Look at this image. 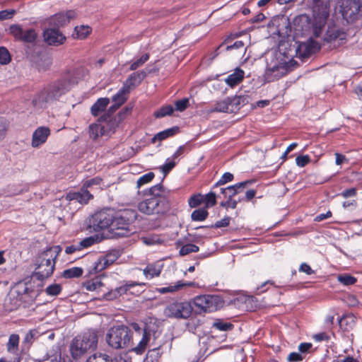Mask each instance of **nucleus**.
I'll use <instances>...</instances> for the list:
<instances>
[{
	"instance_id": "obj_1",
	"label": "nucleus",
	"mask_w": 362,
	"mask_h": 362,
	"mask_svg": "<svg viewBox=\"0 0 362 362\" xmlns=\"http://www.w3.org/2000/svg\"><path fill=\"white\" fill-rule=\"evenodd\" d=\"M98 341V332L95 329H88L76 336L70 345L71 356L77 360L88 351H94L97 348Z\"/></svg>"
},
{
	"instance_id": "obj_2",
	"label": "nucleus",
	"mask_w": 362,
	"mask_h": 362,
	"mask_svg": "<svg viewBox=\"0 0 362 362\" xmlns=\"http://www.w3.org/2000/svg\"><path fill=\"white\" fill-rule=\"evenodd\" d=\"M62 251L59 245L47 249L37 258V267L33 276L42 281L52 276L55 268L56 259Z\"/></svg>"
},
{
	"instance_id": "obj_3",
	"label": "nucleus",
	"mask_w": 362,
	"mask_h": 362,
	"mask_svg": "<svg viewBox=\"0 0 362 362\" xmlns=\"http://www.w3.org/2000/svg\"><path fill=\"white\" fill-rule=\"evenodd\" d=\"M114 220L112 221L110 231L117 237H127L132 232L130 225L137 217L135 210L125 209L119 211H114Z\"/></svg>"
},
{
	"instance_id": "obj_4",
	"label": "nucleus",
	"mask_w": 362,
	"mask_h": 362,
	"mask_svg": "<svg viewBox=\"0 0 362 362\" xmlns=\"http://www.w3.org/2000/svg\"><path fill=\"white\" fill-rule=\"evenodd\" d=\"M69 82L65 79H59L48 84L33 100L34 106L41 107L42 105L57 100L68 90Z\"/></svg>"
},
{
	"instance_id": "obj_5",
	"label": "nucleus",
	"mask_w": 362,
	"mask_h": 362,
	"mask_svg": "<svg viewBox=\"0 0 362 362\" xmlns=\"http://www.w3.org/2000/svg\"><path fill=\"white\" fill-rule=\"evenodd\" d=\"M107 344L115 349H127L133 345V332L124 325H116L111 327L107 334Z\"/></svg>"
},
{
	"instance_id": "obj_6",
	"label": "nucleus",
	"mask_w": 362,
	"mask_h": 362,
	"mask_svg": "<svg viewBox=\"0 0 362 362\" xmlns=\"http://www.w3.org/2000/svg\"><path fill=\"white\" fill-rule=\"evenodd\" d=\"M137 208L147 215L164 214L170 209V202L167 197H149L140 202Z\"/></svg>"
},
{
	"instance_id": "obj_7",
	"label": "nucleus",
	"mask_w": 362,
	"mask_h": 362,
	"mask_svg": "<svg viewBox=\"0 0 362 362\" xmlns=\"http://www.w3.org/2000/svg\"><path fill=\"white\" fill-rule=\"evenodd\" d=\"M224 300L218 295H201L194 298V304L199 313H212L224 305Z\"/></svg>"
},
{
	"instance_id": "obj_8",
	"label": "nucleus",
	"mask_w": 362,
	"mask_h": 362,
	"mask_svg": "<svg viewBox=\"0 0 362 362\" xmlns=\"http://www.w3.org/2000/svg\"><path fill=\"white\" fill-rule=\"evenodd\" d=\"M192 313V307L188 301L175 300L166 305L164 315L169 318L187 319Z\"/></svg>"
},
{
	"instance_id": "obj_9",
	"label": "nucleus",
	"mask_w": 362,
	"mask_h": 362,
	"mask_svg": "<svg viewBox=\"0 0 362 362\" xmlns=\"http://www.w3.org/2000/svg\"><path fill=\"white\" fill-rule=\"evenodd\" d=\"M340 12L347 23H354L362 17V0H341Z\"/></svg>"
},
{
	"instance_id": "obj_10",
	"label": "nucleus",
	"mask_w": 362,
	"mask_h": 362,
	"mask_svg": "<svg viewBox=\"0 0 362 362\" xmlns=\"http://www.w3.org/2000/svg\"><path fill=\"white\" fill-rule=\"evenodd\" d=\"M329 16V7L322 1H317L313 6V34L317 37L327 23Z\"/></svg>"
},
{
	"instance_id": "obj_11",
	"label": "nucleus",
	"mask_w": 362,
	"mask_h": 362,
	"mask_svg": "<svg viewBox=\"0 0 362 362\" xmlns=\"http://www.w3.org/2000/svg\"><path fill=\"white\" fill-rule=\"evenodd\" d=\"M114 209H105L95 213L90 221V227L95 231H100L105 229H110L112 221L114 220Z\"/></svg>"
},
{
	"instance_id": "obj_12",
	"label": "nucleus",
	"mask_w": 362,
	"mask_h": 362,
	"mask_svg": "<svg viewBox=\"0 0 362 362\" xmlns=\"http://www.w3.org/2000/svg\"><path fill=\"white\" fill-rule=\"evenodd\" d=\"M131 327L139 334L142 335L141 339L137 345L132 346L131 351L136 354L141 355L146 351L151 340V335L154 334V332L151 329L150 325H146L144 327L141 329L138 323L133 322L131 324Z\"/></svg>"
},
{
	"instance_id": "obj_13",
	"label": "nucleus",
	"mask_w": 362,
	"mask_h": 362,
	"mask_svg": "<svg viewBox=\"0 0 362 362\" xmlns=\"http://www.w3.org/2000/svg\"><path fill=\"white\" fill-rule=\"evenodd\" d=\"M119 257L117 252H109L104 256L98 257L93 261L92 264L88 268V274L95 275L103 271L112 264Z\"/></svg>"
},
{
	"instance_id": "obj_14",
	"label": "nucleus",
	"mask_w": 362,
	"mask_h": 362,
	"mask_svg": "<svg viewBox=\"0 0 362 362\" xmlns=\"http://www.w3.org/2000/svg\"><path fill=\"white\" fill-rule=\"evenodd\" d=\"M9 31L16 40L24 42L33 43L36 40L37 37L35 29L30 28L24 30L18 25H11L9 27Z\"/></svg>"
},
{
	"instance_id": "obj_15",
	"label": "nucleus",
	"mask_w": 362,
	"mask_h": 362,
	"mask_svg": "<svg viewBox=\"0 0 362 362\" xmlns=\"http://www.w3.org/2000/svg\"><path fill=\"white\" fill-rule=\"evenodd\" d=\"M77 17V13L74 10H69L65 13L60 12L54 14L48 19V25L49 27H53L59 29L67 25L71 20Z\"/></svg>"
},
{
	"instance_id": "obj_16",
	"label": "nucleus",
	"mask_w": 362,
	"mask_h": 362,
	"mask_svg": "<svg viewBox=\"0 0 362 362\" xmlns=\"http://www.w3.org/2000/svg\"><path fill=\"white\" fill-rule=\"evenodd\" d=\"M43 37L49 45L59 46L64 43L66 37L59 30L49 27L43 32Z\"/></svg>"
},
{
	"instance_id": "obj_17",
	"label": "nucleus",
	"mask_w": 362,
	"mask_h": 362,
	"mask_svg": "<svg viewBox=\"0 0 362 362\" xmlns=\"http://www.w3.org/2000/svg\"><path fill=\"white\" fill-rule=\"evenodd\" d=\"M93 199V195L86 189L82 186L80 192H70L66 195V199L68 201H76L81 204H86L88 202Z\"/></svg>"
},
{
	"instance_id": "obj_18",
	"label": "nucleus",
	"mask_w": 362,
	"mask_h": 362,
	"mask_svg": "<svg viewBox=\"0 0 362 362\" xmlns=\"http://www.w3.org/2000/svg\"><path fill=\"white\" fill-rule=\"evenodd\" d=\"M50 134V129L47 127L37 128L33 134L31 145L34 148H38L45 144Z\"/></svg>"
},
{
	"instance_id": "obj_19",
	"label": "nucleus",
	"mask_w": 362,
	"mask_h": 362,
	"mask_svg": "<svg viewBox=\"0 0 362 362\" xmlns=\"http://www.w3.org/2000/svg\"><path fill=\"white\" fill-rule=\"evenodd\" d=\"M145 284L144 283H138L134 281H130L129 283L125 284L123 286H121L118 288H116L114 291H111L108 293H106L104 295V297L106 300H114L119 296H122L127 293V291L136 286H144Z\"/></svg>"
},
{
	"instance_id": "obj_20",
	"label": "nucleus",
	"mask_w": 362,
	"mask_h": 362,
	"mask_svg": "<svg viewBox=\"0 0 362 362\" xmlns=\"http://www.w3.org/2000/svg\"><path fill=\"white\" fill-rule=\"evenodd\" d=\"M146 76V74L144 71L134 72L124 81L123 87L129 91L132 88L139 85Z\"/></svg>"
},
{
	"instance_id": "obj_21",
	"label": "nucleus",
	"mask_w": 362,
	"mask_h": 362,
	"mask_svg": "<svg viewBox=\"0 0 362 362\" xmlns=\"http://www.w3.org/2000/svg\"><path fill=\"white\" fill-rule=\"evenodd\" d=\"M248 102V97L246 95H235L233 97H228L230 113L236 112L242 107L247 105Z\"/></svg>"
},
{
	"instance_id": "obj_22",
	"label": "nucleus",
	"mask_w": 362,
	"mask_h": 362,
	"mask_svg": "<svg viewBox=\"0 0 362 362\" xmlns=\"http://www.w3.org/2000/svg\"><path fill=\"white\" fill-rule=\"evenodd\" d=\"M244 76V71L240 68H236L233 74L228 76L225 81L228 86L233 88L243 81Z\"/></svg>"
},
{
	"instance_id": "obj_23",
	"label": "nucleus",
	"mask_w": 362,
	"mask_h": 362,
	"mask_svg": "<svg viewBox=\"0 0 362 362\" xmlns=\"http://www.w3.org/2000/svg\"><path fill=\"white\" fill-rule=\"evenodd\" d=\"M163 269L162 265L157 263L148 264L144 269L143 274L147 279H151L160 275Z\"/></svg>"
},
{
	"instance_id": "obj_24",
	"label": "nucleus",
	"mask_w": 362,
	"mask_h": 362,
	"mask_svg": "<svg viewBox=\"0 0 362 362\" xmlns=\"http://www.w3.org/2000/svg\"><path fill=\"white\" fill-rule=\"evenodd\" d=\"M109 103L110 100L107 98H98L90 107L91 114L95 117L98 116L101 112L105 110Z\"/></svg>"
},
{
	"instance_id": "obj_25",
	"label": "nucleus",
	"mask_w": 362,
	"mask_h": 362,
	"mask_svg": "<svg viewBox=\"0 0 362 362\" xmlns=\"http://www.w3.org/2000/svg\"><path fill=\"white\" fill-rule=\"evenodd\" d=\"M20 342V337L17 334H11L9 336L8 342L6 343V350L8 353L17 356L21 354L18 353V347Z\"/></svg>"
},
{
	"instance_id": "obj_26",
	"label": "nucleus",
	"mask_w": 362,
	"mask_h": 362,
	"mask_svg": "<svg viewBox=\"0 0 362 362\" xmlns=\"http://www.w3.org/2000/svg\"><path fill=\"white\" fill-rule=\"evenodd\" d=\"M193 284L191 282H184L183 281H178L174 285H170L166 287H162L157 288V291L159 293L165 294L167 293H174L178 291L185 286H190Z\"/></svg>"
},
{
	"instance_id": "obj_27",
	"label": "nucleus",
	"mask_w": 362,
	"mask_h": 362,
	"mask_svg": "<svg viewBox=\"0 0 362 362\" xmlns=\"http://www.w3.org/2000/svg\"><path fill=\"white\" fill-rule=\"evenodd\" d=\"M103 286L104 284L99 276H95L91 279L86 280L83 283V287L89 291L98 292Z\"/></svg>"
},
{
	"instance_id": "obj_28",
	"label": "nucleus",
	"mask_w": 362,
	"mask_h": 362,
	"mask_svg": "<svg viewBox=\"0 0 362 362\" xmlns=\"http://www.w3.org/2000/svg\"><path fill=\"white\" fill-rule=\"evenodd\" d=\"M179 132L178 127H173L171 128L165 129L158 132L152 138V143H156V141H163L168 137L173 136Z\"/></svg>"
},
{
	"instance_id": "obj_29",
	"label": "nucleus",
	"mask_w": 362,
	"mask_h": 362,
	"mask_svg": "<svg viewBox=\"0 0 362 362\" xmlns=\"http://www.w3.org/2000/svg\"><path fill=\"white\" fill-rule=\"evenodd\" d=\"M285 70L286 69L282 66H275L267 70L266 78L269 81L279 79L286 74Z\"/></svg>"
},
{
	"instance_id": "obj_30",
	"label": "nucleus",
	"mask_w": 362,
	"mask_h": 362,
	"mask_svg": "<svg viewBox=\"0 0 362 362\" xmlns=\"http://www.w3.org/2000/svg\"><path fill=\"white\" fill-rule=\"evenodd\" d=\"M211 112H230V104L228 97L223 100L216 101L211 106Z\"/></svg>"
},
{
	"instance_id": "obj_31",
	"label": "nucleus",
	"mask_w": 362,
	"mask_h": 362,
	"mask_svg": "<svg viewBox=\"0 0 362 362\" xmlns=\"http://www.w3.org/2000/svg\"><path fill=\"white\" fill-rule=\"evenodd\" d=\"M92 32V28L88 25L76 26L73 36L78 40L86 39Z\"/></svg>"
},
{
	"instance_id": "obj_32",
	"label": "nucleus",
	"mask_w": 362,
	"mask_h": 362,
	"mask_svg": "<svg viewBox=\"0 0 362 362\" xmlns=\"http://www.w3.org/2000/svg\"><path fill=\"white\" fill-rule=\"evenodd\" d=\"M354 316L351 315H344L339 320V325L344 331H349L355 325Z\"/></svg>"
},
{
	"instance_id": "obj_33",
	"label": "nucleus",
	"mask_w": 362,
	"mask_h": 362,
	"mask_svg": "<svg viewBox=\"0 0 362 362\" xmlns=\"http://www.w3.org/2000/svg\"><path fill=\"white\" fill-rule=\"evenodd\" d=\"M317 46V44L311 41L308 44L300 45L298 48V52L302 58H307L311 55L312 53L314 52L313 49Z\"/></svg>"
},
{
	"instance_id": "obj_34",
	"label": "nucleus",
	"mask_w": 362,
	"mask_h": 362,
	"mask_svg": "<svg viewBox=\"0 0 362 362\" xmlns=\"http://www.w3.org/2000/svg\"><path fill=\"white\" fill-rule=\"evenodd\" d=\"M88 129L90 137L94 140L103 136L105 133V127L100 124H91Z\"/></svg>"
},
{
	"instance_id": "obj_35",
	"label": "nucleus",
	"mask_w": 362,
	"mask_h": 362,
	"mask_svg": "<svg viewBox=\"0 0 362 362\" xmlns=\"http://www.w3.org/2000/svg\"><path fill=\"white\" fill-rule=\"evenodd\" d=\"M129 92V91L128 90L122 87L115 95L112 96V102L117 105V107H120L127 101V97L126 95Z\"/></svg>"
},
{
	"instance_id": "obj_36",
	"label": "nucleus",
	"mask_w": 362,
	"mask_h": 362,
	"mask_svg": "<svg viewBox=\"0 0 362 362\" xmlns=\"http://www.w3.org/2000/svg\"><path fill=\"white\" fill-rule=\"evenodd\" d=\"M83 274V270L81 267H74L63 271L62 276L65 279L78 278Z\"/></svg>"
},
{
	"instance_id": "obj_37",
	"label": "nucleus",
	"mask_w": 362,
	"mask_h": 362,
	"mask_svg": "<svg viewBox=\"0 0 362 362\" xmlns=\"http://www.w3.org/2000/svg\"><path fill=\"white\" fill-rule=\"evenodd\" d=\"M209 216V211L205 207L195 209L191 214V218L194 221H203Z\"/></svg>"
},
{
	"instance_id": "obj_38",
	"label": "nucleus",
	"mask_w": 362,
	"mask_h": 362,
	"mask_svg": "<svg viewBox=\"0 0 362 362\" xmlns=\"http://www.w3.org/2000/svg\"><path fill=\"white\" fill-rule=\"evenodd\" d=\"M161 355L160 348L152 349L148 350L143 362H159Z\"/></svg>"
},
{
	"instance_id": "obj_39",
	"label": "nucleus",
	"mask_w": 362,
	"mask_h": 362,
	"mask_svg": "<svg viewBox=\"0 0 362 362\" xmlns=\"http://www.w3.org/2000/svg\"><path fill=\"white\" fill-rule=\"evenodd\" d=\"M217 196L215 192L210 191L209 193L204 195V206L206 209L211 208L217 204Z\"/></svg>"
},
{
	"instance_id": "obj_40",
	"label": "nucleus",
	"mask_w": 362,
	"mask_h": 362,
	"mask_svg": "<svg viewBox=\"0 0 362 362\" xmlns=\"http://www.w3.org/2000/svg\"><path fill=\"white\" fill-rule=\"evenodd\" d=\"M174 108L171 105H163L158 110H156L153 115L156 118H161L165 116H170L173 115Z\"/></svg>"
},
{
	"instance_id": "obj_41",
	"label": "nucleus",
	"mask_w": 362,
	"mask_h": 362,
	"mask_svg": "<svg viewBox=\"0 0 362 362\" xmlns=\"http://www.w3.org/2000/svg\"><path fill=\"white\" fill-rule=\"evenodd\" d=\"M212 328L219 331H230L233 328V325L230 322H225L222 320L217 319L213 323Z\"/></svg>"
},
{
	"instance_id": "obj_42",
	"label": "nucleus",
	"mask_w": 362,
	"mask_h": 362,
	"mask_svg": "<svg viewBox=\"0 0 362 362\" xmlns=\"http://www.w3.org/2000/svg\"><path fill=\"white\" fill-rule=\"evenodd\" d=\"M203 201L204 195L201 193H197L189 198L188 204L190 208H197L203 203Z\"/></svg>"
},
{
	"instance_id": "obj_43",
	"label": "nucleus",
	"mask_w": 362,
	"mask_h": 362,
	"mask_svg": "<svg viewBox=\"0 0 362 362\" xmlns=\"http://www.w3.org/2000/svg\"><path fill=\"white\" fill-rule=\"evenodd\" d=\"M149 197H166L163 186L161 184L156 185L149 189Z\"/></svg>"
},
{
	"instance_id": "obj_44",
	"label": "nucleus",
	"mask_w": 362,
	"mask_h": 362,
	"mask_svg": "<svg viewBox=\"0 0 362 362\" xmlns=\"http://www.w3.org/2000/svg\"><path fill=\"white\" fill-rule=\"evenodd\" d=\"M86 362H113L112 358L105 354H95L90 356Z\"/></svg>"
},
{
	"instance_id": "obj_45",
	"label": "nucleus",
	"mask_w": 362,
	"mask_h": 362,
	"mask_svg": "<svg viewBox=\"0 0 362 362\" xmlns=\"http://www.w3.org/2000/svg\"><path fill=\"white\" fill-rule=\"evenodd\" d=\"M234 175L231 173L226 172L222 175L221 178L212 186V189H215L219 186L226 185L228 182L233 181Z\"/></svg>"
},
{
	"instance_id": "obj_46",
	"label": "nucleus",
	"mask_w": 362,
	"mask_h": 362,
	"mask_svg": "<svg viewBox=\"0 0 362 362\" xmlns=\"http://www.w3.org/2000/svg\"><path fill=\"white\" fill-rule=\"evenodd\" d=\"M199 250V247L192 243H187L184 245L180 250V255L181 256L187 255L192 252H197Z\"/></svg>"
},
{
	"instance_id": "obj_47",
	"label": "nucleus",
	"mask_w": 362,
	"mask_h": 362,
	"mask_svg": "<svg viewBox=\"0 0 362 362\" xmlns=\"http://www.w3.org/2000/svg\"><path fill=\"white\" fill-rule=\"evenodd\" d=\"M11 61V55L5 47H0V64L6 65Z\"/></svg>"
},
{
	"instance_id": "obj_48",
	"label": "nucleus",
	"mask_w": 362,
	"mask_h": 362,
	"mask_svg": "<svg viewBox=\"0 0 362 362\" xmlns=\"http://www.w3.org/2000/svg\"><path fill=\"white\" fill-rule=\"evenodd\" d=\"M338 281L344 286H350L354 284L357 279L350 274H339L337 276Z\"/></svg>"
},
{
	"instance_id": "obj_49",
	"label": "nucleus",
	"mask_w": 362,
	"mask_h": 362,
	"mask_svg": "<svg viewBox=\"0 0 362 362\" xmlns=\"http://www.w3.org/2000/svg\"><path fill=\"white\" fill-rule=\"evenodd\" d=\"M149 59V54L148 53L144 54L139 59L134 61L130 65L129 69L131 71H134L137 69L139 67L141 66L144 64Z\"/></svg>"
},
{
	"instance_id": "obj_50",
	"label": "nucleus",
	"mask_w": 362,
	"mask_h": 362,
	"mask_svg": "<svg viewBox=\"0 0 362 362\" xmlns=\"http://www.w3.org/2000/svg\"><path fill=\"white\" fill-rule=\"evenodd\" d=\"M341 35H344V33H341L339 30H328L325 36V40L330 42L336 40L337 38L341 39Z\"/></svg>"
},
{
	"instance_id": "obj_51",
	"label": "nucleus",
	"mask_w": 362,
	"mask_h": 362,
	"mask_svg": "<svg viewBox=\"0 0 362 362\" xmlns=\"http://www.w3.org/2000/svg\"><path fill=\"white\" fill-rule=\"evenodd\" d=\"M189 105V100L187 98H183L175 102V109L179 112L185 111Z\"/></svg>"
},
{
	"instance_id": "obj_52",
	"label": "nucleus",
	"mask_w": 362,
	"mask_h": 362,
	"mask_svg": "<svg viewBox=\"0 0 362 362\" xmlns=\"http://www.w3.org/2000/svg\"><path fill=\"white\" fill-rule=\"evenodd\" d=\"M154 177L155 174L153 172H149L148 173L143 175L137 180V187L139 188L142 185L150 182L151 181H152Z\"/></svg>"
},
{
	"instance_id": "obj_53",
	"label": "nucleus",
	"mask_w": 362,
	"mask_h": 362,
	"mask_svg": "<svg viewBox=\"0 0 362 362\" xmlns=\"http://www.w3.org/2000/svg\"><path fill=\"white\" fill-rule=\"evenodd\" d=\"M103 182V179L100 177H95L91 179L85 180L83 182L82 187L84 189H88V188H91L94 185H100Z\"/></svg>"
},
{
	"instance_id": "obj_54",
	"label": "nucleus",
	"mask_w": 362,
	"mask_h": 362,
	"mask_svg": "<svg viewBox=\"0 0 362 362\" xmlns=\"http://www.w3.org/2000/svg\"><path fill=\"white\" fill-rule=\"evenodd\" d=\"M141 242L146 245H154L160 243V240L157 235H147L141 238Z\"/></svg>"
},
{
	"instance_id": "obj_55",
	"label": "nucleus",
	"mask_w": 362,
	"mask_h": 362,
	"mask_svg": "<svg viewBox=\"0 0 362 362\" xmlns=\"http://www.w3.org/2000/svg\"><path fill=\"white\" fill-rule=\"evenodd\" d=\"M255 181L253 180H248L241 182L236 183L233 185V190L235 191V194H238L243 191V189L247 187L249 185L252 184Z\"/></svg>"
},
{
	"instance_id": "obj_56",
	"label": "nucleus",
	"mask_w": 362,
	"mask_h": 362,
	"mask_svg": "<svg viewBox=\"0 0 362 362\" xmlns=\"http://www.w3.org/2000/svg\"><path fill=\"white\" fill-rule=\"evenodd\" d=\"M62 291V286L59 284H54L47 286L45 289V292L48 296H57Z\"/></svg>"
},
{
	"instance_id": "obj_57",
	"label": "nucleus",
	"mask_w": 362,
	"mask_h": 362,
	"mask_svg": "<svg viewBox=\"0 0 362 362\" xmlns=\"http://www.w3.org/2000/svg\"><path fill=\"white\" fill-rule=\"evenodd\" d=\"M221 194H223V198L230 199L233 198L236 194H235V191L233 190V187L232 185H230L227 187H222L220 189Z\"/></svg>"
},
{
	"instance_id": "obj_58",
	"label": "nucleus",
	"mask_w": 362,
	"mask_h": 362,
	"mask_svg": "<svg viewBox=\"0 0 362 362\" xmlns=\"http://www.w3.org/2000/svg\"><path fill=\"white\" fill-rule=\"evenodd\" d=\"M95 242H96V238L93 237V236H90V237L86 238L83 240H81L79 242L78 245H79V247H80V248L81 250V249H83V248H87L88 247H90Z\"/></svg>"
},
{
	"instance_id": "obj_59",
	"label": "nucleus",
	"mask_w": 362,
	"mask_h": 362,
	"mask_svg": "<svg viewBox=\"0 0 362 362\" xmlns=\"http://www.w3.org/2000/svg\"><path fill=\"white\" fill-rule=\"evenodd\" d=\"M310 162V158L308 155L298 156L296 158V165L300 168L305 167Z\"/></svg>"
},
{
	"instance_id": "obj_60",
	"label": "nucleus",
	"mask_w": 362,
	"mask_h": 362,
	"mask_svg": "<svg viewBox=\"0 0 362 362\" xmlns=\"http://www.w3.org/2000/svg\"><path fill=\"white\" fill-rule=\"evenodd\" d=\"M9 126V122L7 119L4 117H0V138L5 136L6 132L8 130Z\"/></svg>"
},
{
	"instance_id": "obj_61",
	"label": "nucleus",
	"mask_w": 362,
	"mask_h": 362,
	"mask_svg": "<svg viewBox=\"0 0 362 362\" xmlns=\"http://www.w3.org/2000/svg\"><path fill=\"white\" fill-rule=\"evenodd\" d=\"M312 338L316 342L321 341H329L330 340V336L326 332H320L313 335Z\"/></svg>"
},
{
	"instance_id": "obj_62",
	"label": "nucleus",
	"mask_w": 362,
	"mask_h": 362,
	"mask_svg": "<svg viewBox=\"0 0 362 362\" xmlns=\"http://www.w3.org/2000/svg\"><path fill=\"white\" fill-rule=\"evenodd\" d=\"M240 202L239 200L237 201L235 199H233V198L227 199L226 201L221 202L220 203V206L226 208V209H235L237 207L238 203Z\"/></svg>"
},
{
	"instance_id": "obj_63",
	"label": "nucleus",
	"mask_w": 362,
	"mask_h": 362,
	"mask_svg": "<svg viewBox=\"0 0 362 362\" xmlns=\"http://www.w3.org/2000/svg\"><path fill=\"white\" fill-rule=\"evenodd\" d=\"M230 221V217L225 216L220 221H216L214 225H211V228H220L229 226Z\"/></svg>"
},
{
	"instance_id": "obj_64",
	"label": "nucleus",
	"mask_w": 362,
	"mask_h": 362,
	"mask_svg": "<svg viewBox=\"0 0 362 362\" xmlns=\"http://www.w3.org/2000/svg\"><path fill=\"white\" fill-rule=\"evenodd\" d=\"M119 107H117V105L113 104L111 105L109 109L107 110V112L102 115L99 118V121H106L108 118L111 117V115L119 108Z\"/></svg>"
}]
</instances>
